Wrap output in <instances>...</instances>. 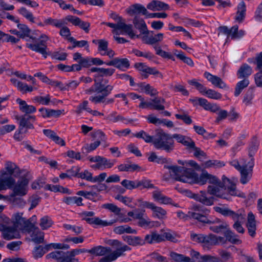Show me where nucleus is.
I'll return each instance as SVG.
<instances>
[{
    "label": "nucleus",
    "instance_id": "1",
    "mask_svg": "<svg viewBox=\"0 0 262 262\" xmlns=\"http://www.w3.org/2000/svg\"><path fill=\"white\" fill-rule=\"evenodd\" d=\"M165 167L169 169L171 177L177 181L184 183H196L201 185L207 182L213 184L214 185L208 186L207 191L210 194L216 197L227 200H231V195L245 197V194L236 188L235 182L237 181L236 178L230 179L224 175L221 182L215 176L209 174L206 171H203L199 176L191 169L184 167L174 165Z\"/></svg>",
    "mask_w": 262,
    "mask_h": 262
},
{
    "label": "nucleus",
    "instance_id": "2",
    "mask_svg": "<svg viewBox=\"0 0 262 262\" xmlns=\"http://www.w3.org/2000/svg\"><path fill=\"white\" fill-rule=\"evenodd\" d=\"M229 164L239 171L241 182L243 184L247 183L252 176V168L254 165L253 158H242L239 161L233 159L229 162Z\"/></svg>",
    "mask_w": 262,
    "mask_h": 262
},
{
    "label": "nucleus",
    "instance_id": "3",
    "mask_svg": "<svg viewBox=\"0 0 262 262\" xmlns=\"http://www.w3.org/2000/svg\"><path fill=\"white\" fill-rule=\"evenodd\" d=\"M214 210L224 216H229L233 221L234 223L233 225V228L238 233H244L245 230L242 226V224L245 221V214L244 211L242 209L238 210L235 212L227 207L221 205L219 206H215L213 207Z\"/></svg>",
    "mask_w": 262,
    "mask_h": 262
},
{
    "label": "nucleus",
    "instance_id": "4",
    "mask_svg": "<svg viewBox=\"0 0 262 262\" xmlns=\"http://www.w3.org/2000/svg\"><path fill=\"white\" fill-rule=\"evenodd\" d=\"M152 143L157 149H163L168 152L173 149V142L171 136L162 130H156Z\"/></svg>",
    "mask_w": 262,
    "mask_h": 262
},
{
    "label": "nucleus",
    "instance_id": "5",
    "mask_svg": "<svg viewBox=\"0 0 262 262\" xmlns=\"http://www.w3.org/2000/svg\"><path fill=\"white\" fill-rule=\"evenodd\" d=\"M209 213V210L199 205H193L188 211V215L190 216V219L196 220L205 224H210L220 222L218 219H213L211 216H207Z\"/></svg>",
    "mask_w": 262,
    "mask_h": 262
},
{
    "label": "nucleus",
    "instance_id": "6",
    "mask_svg": "<svg viewBox=\"0 0 262 262\" xmlns=\"http://www.w3.org/2000/svg\"><path fill=\"white\" fill-rule=\"evenodd\" d=\"M97 82L94 84V88H91L90 89L85 90V92L86 93H91L94 91L98 93H102V95L90 97V100L95 103L101 102L103 103L104 98L111 93L114 86L111 85L105 86L103 83Z\"/></svg>",
    "mask_w": 262,
    "mask_h": 262
},
{
    "label": "nucleus",
    "instance_id": "7",
    "mask_svg": "<svg viewBox=\"0 0 262 262\" xmlns=\"http://www.w3.org/2000/svg\"><path fill=\"white\" fill-rule=\"evenodd\" d=\"M80 253V250H73L71 251L64 252L57 250L51 252L46 255L47 259H53L57 262H78L74 256Z\"/></svg>",
    "mask_w": 262,
    "mask_h": 262
},
{
    "label": "nucleus",
    "instance_id": "8",
    "mask_svg": "<svg viewBox=\"0 0 262 262\" xmlns=\"http://www.w3.org/2000/svg\"><path fill=\"white\" fill-rule=\"evenodd\" d=\"M94 212L93 211L83 212V220L86 221L89 224L101 226H108L114 223L119 222L120 223H127L131 221L130 219L125 217L120 219H115L110 222L102 220L98 217H93Z\"/></svg>",
    "mask_w": 262,
    "mask_h": 262
},
{
    "label": "nucleus",
    "instance_id": "9",
    "mask_svg": "<svg viewBox=\"0 0 262 262\" xmlns=\"http://www.w3.org/2000/svg\"><path fill=\"white\" fill-rule=\"evenodd\" d=\"M106 26L113 28L112 32L114 35L127 34L130 38H139L140 35H137L133 30L132 25H127L125 23L113 24L105 23Z\"/></svg>",
    "mask_w": 262,
    "mask_h": 262
},
{
    "label": "nucleus",
    "instance_id": "10",
    "mask_svg": "<svg viewBox=\"0 0 262 262\" xmlns=\"http://www.w3.org/2000/svg\"><path fill=\"white\" fill-rule=\"evenodd\" d=\"M87 159L91 162L96 163L91 166L92 168L100 170L111 168L116 163L115 160L107 159L100 156H89Z\"/></svg>",
    "mask_w": 262,
    "mask_h": 262
},
{
    "label": "nucleus",
    "instance_id": "11",
    "mask_svg": "<svg viewBox=\"0 0 262 262\" xmlns=\"http://www.w3.org/2000/svg\"><path fill=\"white\" fill-rule=\"evenodd\" d=\"M26 227V231L23 233L30 234L32 242L35 244L43 243L44 233L41 231L34 223L28 225Z\"/></svg>",
    "mask_w": 262,
    "mask_h": 262
},
{
    "label": "nucleus",
    "instance_id": "12",
    "mask_svg": "<svg viewBox=\"0 0 262 262\" xmlns=\"http://www.w3.org/2000/svg\"><path fill=\"white\" fill-rule=\"evenodd\" d=\"M40 38L41 40L39 42L27 43L26 46L31 50L41 54L45 58H47L48 53L46 42L49 39V37L46 34H43L40 35Z\"/></svg>",
    "mask_w": 262,
    "mask_h": 262
},
{
    "label": "nucleus",
    "instance_id": "13",
    "mask_svg": "<svg viewBox=\"0 0 262 262\" xmlns=\"http://www.w3.org/2000/svg\"><path fill=\"white\" fill-rule=\"evenodd\" d=\"M23 215V213L16 212L12 216L11 221L15 227L18 228L22 233H24L26 231V227L33 223L31 222V219L27 220Z\"/></svg>",
    "mask_w": 262,
    "mask_h": 262
},
{
    "label": "nucleus",
    "instance_id": "14",
    "mask_svg": "<svg viewBox=\"0 0 262 262\" xmlns=\"http://www.w3.org/2000/svg\"><path fill=\"white\" fill-rule=\"evenodd\" d=\"M91 135L95 138H100L101 140H97L89 145H87L85 147V149L87 152H92L100 145L104 147L108 146V144L105 142L106 138L105 135L100 130H97L95 132L91 133Z\"/></svg>",
    "mask_w": 262,
    "mask_h": 262
},
{
    "label": "nucleus",
    "instance_id": "15",
    "mask_svg": "<svg viewBox=\"0 0 262 262\" xmlns=\"http://www.w3.org/2000/svg\"><path fill=\"white\" fill-rule=\"evenodd\" d=\"M115 69L112 68H93L91 69V71L96 72L95 75V83H102L104 84L108 82L107 80H104L101 81V78L104 76H111L115 72Z\"/></svg>",
    "mask_w": 262,
    "mask_h": 262
},
{
    "label": "nucleus",
    "instance_id": "16",
    "mask_svg": "<svg viewBox=\"0 0 262 262\" xmlns=\"http://www.w3.org/2000/svg\"><path fill=\"white\" fill-rule=\"evenodd\" d=\"M16 119L19 121V128L20 132L28 129H33L34 126L32 122L35 121V117L29 115H24L19 117L16 116Z\"/></svg>",
    "mask_w": 262,
    "mask_h": 262
},
{
    "label": "nucleus",
    "instance_id": "17",
    "mask_svg": "<svg viewBox=\"0 0 262 262\" xmlns=\"http://www.w3.org/2000/svg\"><path fill=\"white\" fill-rule=\"evenodd\" d=\"M29 180L28 179L23 178L17 181L14 185L13 193L11 194L17 195L19 196L25 195L28 192V185Z\"/></svg>",
    "mask_w": 262,
    "mask_h": 262
},
{
    "label": "nucleus",
    "instance_id": "18",
    "mask_svg": "<svg viewBox=\"0 0 262 262\" xmlns=\"http://www.w3.org/2000/svg\"><path fill=\"white\" fill-rule=\"evenodd\" d=\"M135 66L141 73L144 78H147L149 74L154 75L161 78L163 77L162 75L156 68L149 67L145 63H137Z\"/></svg>",
    "mask_w": 262,
    "mask_h": 262
},
{
    "label": "nucleus",
    "instance_id": "19",
    "mask_svg": "<svg viewBox=\"0 0 262 262\" xmlns=\"http://www.w3.org/2000/svg\"><path fill=\"white\" fill-rule=\"evenodd\" d=\"M164 38V35L162 33H154V31H150V33L145 34L141 37L144 43L150 45H157V43L162 42Z\"/></svg>",
    "mask_w": 262,
    "mask_h": 262
},
{
    "label": "nucleus",
    "instance_id": "20",
    "mask_svg": "<svg viewBox=\"0 0 262 262\" xmlns=\"http://www.w3.org/2000/svg\"><path fill=\"white\" fill-rule=\"evenodd\" d=\"M130 248L127 245H123L118 248L116 251L111 252L105 256L101 258L99 262H111L116 260L118 257L123 255L126 251L130 250Z\"/></svg>",
    "mask_w": 262,
    "mask_h": 262
},
{
    "label": "nucleus",
    "instance_id": "21",
    "mask_svg": "<svg viewBox=\"0 0 262 262\" xmlns=\"http://www.w3.org/2000/svg\"><path fill=\"white\" fill-rule=\"evenodd\" d=\"M147 208L152 211V216L153 217L158 219L160 220H165L167 218V211L161 207L157 206L155 204L148 203Z\"/></svg>",
    "mask_w": 262,
    "mask_h": 262
},
{
    "label": "nucleus",
    "instance_id": "22",
    "mask_svg": "<svg viewBox=\"0 0 262 262\" xmlns=\"http://www.w3.org/2000/svg\"><path fill=\"white\" fill-rule=\"evenodd\" d=\"M15 180L6 172L2 173L0 177V191L7 188H11L15 184Z\"/></svg>",
    "mask_w": 262,
    "mask_h": 262
},
{
    "label": "nucleus",
    "instance_id": "23",
    "mask_svg": "<svg viewBox=\"0 0 262 262\" xmlns=\"http://www.w3.org/2000/svg\"><path fill=\"white\" fill-rule=\"evenodd\" d=\"M17 228L14 225L12 227L6 226L2 234L3 237L6 240L20 238V235Z\"/></svg>",
    "mask_w": 262,
    "mask_h": 262
},
{
    "label": "nucleus",
    "instance_id": "24",
    "mask_svg": "<svg viewBox=\"0 0 262 262\" xmlns=\"http://www.w3.org/2000/svg\"><path fill=\"white\" fill-rule=\"evenodd\" d=\"M164 102L165 100L163 98L156 97L150 99L149 101H145L146 105L144 106V108H149L158 111L164 110L165 108V106L163 105Z\"/></svg>",
    "mask_w": 262,
    "mask_h": 262
},
{
    "label": "nucleus",
    "instance_id": "25",
    "mask_svg": "<svg viewBox=\"0 0 262 262\" xmlns=\"http://www.w3.org/2000/svg\"><path fill=\"white\" fill-rule=\"evenodd\" d=\"M152 192V197L154 200L160 204L168 205L172 204V199L163 194L161 191L157 188Z\"/></svg>",
    "mask_w": 262,
    "mask_h": 262
},
{
    "label": "nucleus",
    "instance_id": "26",
    "mask_svg": "<svg viewBox=\"0 0 262 262\" xmlns=\"http://www.w3.org/2000/svg\"><path fill=\"white\" fill-rule=\"evenodd\" d=\"M204 77L213 85L220 89H226L228 88L227 84L220 77L212 75L209 72H205Z\"/></svg>",
    "mask_w": 262,
    "mask_h": 262
},
{
    "label": "nucleus",
    "instance_id": "27",
    "mask_svg": "<svg viewBox=\"0 0 262 262\" xmlns=\"http://www.w3.org/2000/svg\"><path fill=\"white\" fill-rule=\"evenodd\" d=\"M256 69L259 71L254 76L255 82L258 87L262 86V52L256 58Z\"/></svg>",
    "mask_w": 262,
    "mask_h": 262
},
{
    "label": "nucleus",
    "instance_id": "28",
    "mask_svg": "<svg viewBox=\"0 0 262 262\" xmlns=\"http://www.w3.org/2000/svg\"><path fill=\"white\" fill-rule=\"evenodd\" d=\"M105 64L109 66H114L123 71L125 70L129 67V61L126 58H114Z\"/></svg>",
    "mask_w": 262,
    "mask_h": 262
},
{
    "label": "nucleus",
    "instance_id": "29",
    "mask_svg": "<svg viewBox=\"0 0 262 262\" xmlns=\"http://www.w3.org/2000/svg\"><path fill=\"white\" fill-rule=\"evenodd\" d=\"M172 139H175L177 141L187 146L188 148L194 147V142L192 139L187 137L181 134H174L171 136Z\"/></svg>",
    "mask_w": 262,
    "mask_h": 262
},
{
    "label": "nucleus",
    "instance_id": "30",
    "mask_svg": "<svg viewBox=\"0 0 262 262\" xmlns=\"http://www.w3.org/2000/svg\"><path fill=\"white\" fill-rule=\"evenodd\" d=\"M5 169L6 172L10 176H13L15 177H18L20 176L21 170L15 164V163L11 161H7L5 164Z\"/></svg>",
    "mask_w": 262,
    "mask_h": 262
},
{
    "label": "nucleus",
    "instance_id": "31",
    "mask_svg": "<svg viewBox=\"0 0 262 262\" xmlns=\"http://www.w3.org/2000/svg\"><path fill=\"white\" fill-rule=\"evenodd\" d=\"M147 8L150 10L156 11L167 10L169 9V6L162 2L154 0L147 4Z\"/></svg>",
    "mask_w": 262,
    "mask_h": 262
},
{
    "label": "nucleus",
    "instance_id": "32",
    "mask_svg": "<svg viewBox=\"0 0 262 262\" xmlns=\"http://www.w3.org/2000/svg\"><path fill=\"white\" fill-rule=\"evenodd\" d=\"M133 23L135 27L140 31L141 34L145 35L150 33V31L148 30L146 23L143 19L135 16L133 19Z\"/></svg>",
    "mask_w": 262,
    "mask_h": 262
},
{
    "label": "nucleus",
    "instance_id": "33",
    "mask_svg": "<svg viewBox=\"0 0 262 262\" xmlns=\"http://www.w3.org/2000/svg\"><path fill=\"white\" fill-rule=\"evenodd\" d=\"M199 104L205 110L209 111L213 113H216L220 110V106L215 103H211L204 98H199L196 99Z\"/></svg>",
    "mask_w": 262,
    "mask_h": 262
},
{
    "label": "nucleus",
    "instance_id": "34",
    "mask_svg": "<svg viewBox=\"0 0 262 262\" xmlns=\"http://www.w3.org/2000/svg\"><path fill=\"white\" fill-rule=\"evenodd\" d=\"M247 227L249 234L252 237L254 236L256 229V222L255 216L251 212L248 214Z\"/></svg>",
    "mask_w": 262,
    "mask_h": 262
},
{
    "label": "nucleus",
    "instance_id": "35",
    "mask_svg": "<svg viewBox=\"0 0 262 262\" xmlns=\"http://www.w3.org/2000/svg\"><path fill=\"white\" fill-rule=\"evenodd\" d=\"M193 198L196 201L207 206L212 205L214 202L213 198L212 196L207 197V194L205 191H201L200 194H194Z\"/></svg>",
    "mask_w": 262,
    "mask_h": 262
},
{
    "label": "nucleus",
    "instance_id": "36",
    "mask_svg": "<svg viewBox=\"0 0 262 262\" xmlns=\"http://www.w3.org/2000/svg\"><path fill=\"white\" fill-rule=\"evenodd\" d=\"M16 102L19 104V110L23 113H25V115L33 113L36 111L35 106L27 104L25 101L22 100L19 98L17 99Z\"/></svg>",
    "mask_w": 262,
    "mask_h": 262
},
{
    "label": "nucleus",
    "instance_id": "37",
    "mask_svg": "<svg viewBox=\"0 0 262 262\" xmlns=\"http://www.w3.org/2000/svg\"><path fill=\"white\" fill-rule=\"evenodd\" d=\"M128 13L130 15L135 14H142L146 16L148 14V11L143 5L139 4H136L131 6L128 10Z\"/></svg>",
    "mask_w": 262,
    "mask_h": 262
},
{
    "label": "nucleus",
    "instance_id": "38",
    "mask_svg": "<svg viewBox=\"0 0 262 262\" xmlns=\"http://www.w3.org/2000/svg\"><path fill=\"white\" fill-rule=\"evenodd\" d=\"M164 240V235L159 234L156 232H151L145 235L144 241L146 243L152 244L154 243H159Z\"/></svg>",
    "mask_w": 262,
    "mask_h": 262
},
{
    "label": "nucleus",
    "instance_id": "39",
    "mask_svg": "<svg viewBox=\"0 0 262 262\" xmlns=\"http://www.w3.org/2000/svg\"><path fill=\"white\" fill-rule=\"evenodd\" d=\"M111 249L109 247L98 246L90 250L83 249V252H88L98 256L106 255L111 253Z\"/></svg>",
    "mask_w": 262,
    "mask_h": 262
},
{
    "label": "nucleus",
    "instance_id": "40",
    "mask_svg": "<svg viewBox=\"0 0 262 262\" xmlns=\"http://www.w3.org/2000/svg\"><path fill=\"white\" fill-rule=\"evenodd\" d=\"M224 234L227 241L234 244H241L242 241L238 238L237 235L229 229V226L224 232Z\"/></svg>",
    "mask_w": 262,
    "mask_h": 262
},
{
    "label": "nucleus",
    "instance_id": "41",
    "mask_svg": "<svg viewBox=\"0 0 262 262\" xmlns=\"http://www.w3.org/2000/svg\"><path fill=\"white\" fill-rule=\"evenodd\" d=\"M204 250L208 251L210 250L213 246L214 240H213V234H209L208 235L204 234L203 239L202 241L201 244Z\"/></svg>",
    "mask_w": 262,
    "mask_h": 262
},
{
    "label": "nucleus",
    "instance_id": "42",
    "mask_svg": "<svg viewBox=\"0 0 262 262\" xmlns=\"http://www.w3.org/2000/svg\"><path fill=\"white\" fill-rule=\"evenodd\" d=\"M138 86L139 88V91L141 92H144L147 94H149L150 96H155L158 94V92L154 88L151 86L149 84H146L145 83H140L138 84Z\"/></svg>",
    "mask_w": 262,
    "mask_h": 262
},
{
    "label": "nucleus",
    "instance_id": "43",
    "mask_svg": "<svg viewBox=\"0 0 262 262\" xmlns=\"http://www.w3.org/2000/svg\"><path fill=\"white\" fill-rule=\"evenodd\" d=\"M124 240L130 245L141 246L145 244V241L139 236H127Z\"/></svg>",
    "mask_w": 262,
    "mask_h": 262
},
{
    "label": "nucleus",
    "instance_id": "44",
    "mask_svg": "<svg viewBox=\"0 0 262 262\" xmlns=\"http://www.w3.org/2000/svg\"><path fill=\"white\" fill-rule=\"evenodd\" d=\"M252 70L251 67L247 64H243L241 67L237 72L238 78H243L248 77L252 74Z\"/></svg>",
    "mask_w": 262,
    "mask_h": 262
},
{
    "label": "nucleus",
    "instance_id": "45",
    "mask_svg": "<svg viewBox=\"0 0 262 262\" xmlns=\"http://www.w3.org/2000/svg\"><path fill=\"white\" fill-rule=\"evenodd\" d=\"M201 94L209 98L215 100H219L222 98V95L220 93L212 89H207L206 87L204 88V90Z\"/></svg>",
    "mask_w": 262,
    "mask_h": 262
},
{
    "label": "nucleus",
    "instance_id": "46",
    "mask_svg": "<svg viewBox=\"0 0 262 262\" xmlns=\"http://www.w3.org/2000/svg\"><path fill=\"white\" fill-rule=\"evenodd\" d=\"M246 12V5L244 2H241L238 5L237 11L235 16L236 20L241 22L245 17Z\"/></svg>",
    "mask_w": 262,
    "mask_h": 262
},
{
    "label": "nucleus",
    "instance_id": "47",
    "mask_svg": "<svg viewBox=\"0 0 262 262\" xmlns=\"http://www.w3.org/2000/svg\"><path fill=\"white\" fill-rule=\"evenodd\" d=\"M114 231L119 234L124 233L136 234L137 231L135 229H132L128 225L120 226L115 228Z\"/></svg>",
    "mask_w": 262,
    "mask_h": 262
},
{
    "label": "nucleus",
    "instance_id": "48",
    "mask_svg": "<svg viewBox=\"0 0 262 262\" xmlns=\"http://www.w3.org/2000/svg\"><path fill=\"white\" fill-rule=\"evenodd\" d=\"M19 14L31 23H35V17L32 13L24 7H20L17 10Z\"/></svg>",
    "mask_w": 262,
    "mask_h": 262
},
{
    "label": "nucleus",
    "instance_id": "49",
    "mask_svg": "<svg viewBox=\"0 0 262 262\" xmlns=\"http://www.w3.org/2000/svg\"><path fill=\"white\" fill-rule=\"evenodd\" d=\"M170 256L174 261L177 262H195L194 260H191L189 257L173 252L170 253Z\"/></svg>",
    "mask_w": 262,
    "mask_h": 262
},
{
    "label": "nucleus",
    "instance_id": "50",
    "mask_svg": "<svg viewBox=\"0 0 262 262\" xmlns=\"http://www.w3.org/2000/svg\"><path fill=\"white\" fill-rule=\"evenodd\" d=\"M120 171H134L140 168V167L135 164L126 163L122 164L118 166Z\"/></svg>",
    "mask_w": 262,
    "mask_h": 262
},
{
    "label": "nucleus",
    "instance_id": "51",
    "mask_svg": "<svg viewBox=\"0 0 262 262\" xmlns=\"http://www.w3.org/2000/svg\"><path fill=\"white\" fill-rule=\"evenodd\" d=\"M59 70L63 72L79 71L81 69V66L80 64H73L71 66H67L63 64L57 65Z\"/></svg>",
    "mask_w": 262,
    "mask_h": 262
},
{
    "label": "nucleus",
    "instance_id": "52",
    "mask_svg": "<svg viewBox=\"0 0 262 262\" xmlns=\"http://www.w3.org/2000/svg\"><path fill=\"white\" fill-rule=\"evenodd\" d=\"M53 224V221L49 216H44L40 220L39 226L42 230H47Z\"/></svg>",
    "mask_w": 262,
    "mask_h": 262
},
{
    "label": "nucleus",
    "instance_id": "53",
    "mask_svg": "<svg viewBox=\"0 0 262 262\" xmlns=\"http://www.w3.org/2000/svg\"><path fill=\"white\" fill-rule=\"evenodd\" d=\"M249 84V80L247 78H244L243 80L239 81L236 85L234 95L238 96L242 92L243 90L246 88Z\"/></svg>",
    "mask_w": 262,
    "mask_h": 262
},
{
    "label": "nucleus",
    "instance_id": "54",
    "mask_svg": "<svg viewBox=\"0 0 262 262\" xmlns=\"http://www.w3.org/2000/svg\"><path fill=\"white\" fill-rule=\"evenodd\" d=\"M44 24L46 25H51L57 28H60L62 26L67 24L64 20L53 19L49 17L44 20Z\"/></svg>",
    "mask_w": 262,
    "mask_h": 262
},
{
    "label": "nucleus",
    "instance_id": "55",
    "mask_svg": "<svg viewBox=\"0 0 262 262\" xmlns=\"http://www.w3.org/2000/svg\"><path fill=\"white\" fill-rule=\"evenodd\" d=\"M245 34V31L238 30L237 26H234L231 28L230 37L232 39H238L242 37Z\"/></svg>",
    "mask_w": 262,
    "mask_h": 262
},
{
    "label": "nucleus",
    "instance_id": "56",
    "mask_svg": "<svg viewBox=\"0 0 262 262\" xmlns=\"http://www.w3.org/2000/svg\"><path fill=\"white\" fill-rule=\"evenodd\" d=\"M63 201L68 205L76 204L79 206L82 205V198L80 197H66Z\"/></svg>",
    "mask_w": 262,
    "mask_h": 262
},
{
    "label": "nucleus",
    "instance_id": "57",
    "mask_svg": "<svg viewBox=\"0 0 262 262\" xmlns=\"http://www.w3.org/2000/svg\"><path fill=\"white\" fill-rule=\"evenodd\" d=\"M134 136L143 139L147 143H150L153 142L154 137L150 136L144 130H141L139 132L134 135Z\"/></svg>",
    "mask_w": 262,
    "mask_h": 262
},
{
    "label": "nucleus",
    "instance_id": "58",
    "mask_svg": "<svg viewBox=\"0 0 262 262\" xmlns=\"http://www.w3.org/2000/svg\"><path fill=\"white\" fill-rule=\"evenodd\" d=\"M150 162H156L158 164H163L167 162V160L163 157L158 156L155 152L150 153L148 158Z\"/></svg>",
    "mask_w": 262,
    "mask_h": 262
},
{
    "label": "nucleus",
    "instance_id": "59",
    "mask_svg": "<svg viewBox=\"0 0 262 262\" xmlns=\"http://www.w3.org/2000/svg\"><path fill=\"white\" fill-rule=\"evenodd\" d=\"M174 54L178 58L182 60L185 63L191 67L193 66L194 63L192 60L190 58L186 57L182 52L177 51L174 53Z\"/></svg>",
    "mask_w": 262,
    "mask_h": 262
},
{
    "label": "nucleus",
    "instance_id": "60",
    "mask_svg": "<svg viewBox=\"0 0 262 262\" xmlns=\"http://www.w3.org/2000/svg\"><path fill=\"white\" fill-rule=\"evenodd\" d=\"M148 259L146 260H150L151 261H156L158 262H167L166 261V257L161 255L157 252H153L147 256Z\"/></svg>",
    "mask_w": 262,
    "mask_h": 262
},
{
    "label": "nucleus",
    "instance_id": "61",
    "mask_svg": "<svg viewBox=\"0 0 262 262\" xmlns=\"http://www.w3.org/2000/svg\"><path fill=\"white\" fill-rule=\"evenodd\" d=\"M103 207L109 210L112 212L117 215L120 216L121 214V209L114 204L107 203L103 205Z\"/></svg>",
    "mask_w": 262,
    "mask_h": 262
},
{
    "label": "nucleus",
    "instance_id": "62",
    "mask_svg": "<svg viewBox=\"0 0 262 262\" xmlns=\"http://www.w3.org/2000/svg\"><path fill=\"white\" fill-rule=\"evenodd\" d=\"M121 184L123 187L129 190L138 188L137 180L130 181L124 180L121 182Z\"/></svg>",
    "mask_w": 262,
    "mask_h": 262
},
{
    "label": "nucleus",
    "instance_id": "63",
    "mask_svg": "<svg viewBox=\"0 0 262 262\" xmlns=\"http://www.w3.org/2000/svg\"><path fill=\"white\" fill-rule=\"evenodd\" d=\"M115 199L131 208L135 207L134 205H133L132 204L133 201L132 198L118 195L115 197Z\"/></svg>",
    "mask_w": 262,
    "mask_h": 262
},
{
    "label": "nucleus",
    "instance_id": "64",
    "mask_svg": "<svg viewBox=\"0 0 262 262\" xmlns=\"http://www.w3.org/2000/svg\"><path fill=\"white\" fill-rule=\"evenodd\" d=\"M17 195L11 194L10 200L14 205L23 206L25 205L26 202L21 198L16 197Z\"/></svg>",
    "mask_w": 262,
    "mask_h": 262
}]
</instances>
